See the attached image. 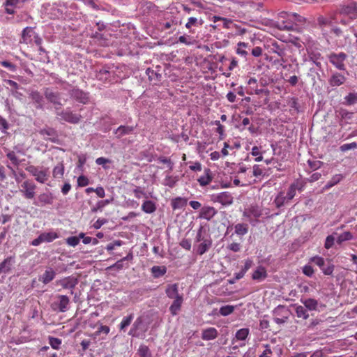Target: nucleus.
I'll return each mask as SVG.
<instances>
[{
	"mask_svg": "<svg viewBox=\"0 0 357 357\" xmlns=\"http://www.w3.org/2000/svg\"><path fill=\"white\" fill-rule=\"evenodd\" d=\"M31 175L34 176L36 181L40 183H45L49 179L48 169L43 167L29 165L25 168Z\"/></svg>",
	"mask_w": 357,
	"mask_h": 357,
	"instance_id": "nucleus-1",
	"label": "nucleus"
},
{
	"mask_svg": "<svg viewBox=\"0 0 357 357\" xmlns=\"http://www.w3.org/2000/svg\"><path fill=\"white\" fill-rule=\"evenodd\" d=\"M56 114L61 117V119L72 123L77 124L82 119V115L79 114L74 113L71 110L67 109L65 110H60L56 106H55Z\"/></svg>",
	"mask_w": 357,
	"mask_h": 357,
	"instance_id": "nucleus-2",
	"label": "nucleus"
},
{
	"mask_svg": "<svg viewBox=\"0 0 357 357\" xmlns=\"http://www.w3.org/2000/svg\"><path fill=\"white\" fill-rule=\"evenodd\" d=\"M307 27V19L297 13H291V31L301 33Z\"/></svg>",
	"mask_w": 357,
	"mask_h": 357,
	"instance_id": "nucleus-3",
	"label": "nucleus"
},
{
	"mask_svg": "<svg viewBox=\"0 0 357 357\" xmlns=\"http://www.w3.org/2000/svg\"><path fill=\"white\" fill-rule=\"evenodd\" d=\"M307 50L305 42L302 38L291 35V52H298V54L303 62L307 61L305 54Z\"/></svg>",
	"mask_w": 357,
	"mask_h": 357,
	"instance_id": "nucleus-4",
	"label": "nucleus"
},
{
	"mask_svg": "<svg viewBox=\"0 0 357 357\" xmlns=\"http://www.w3.org/2000/svg\"><path fill=\"white\" fill-rule=\"evenodd\" d=\"M339 13L340 15L349 16L351 20L357 18V2L349 1L346 3L341 5Z\"/></svg>",
	"mask_w": 357,
	"mask_h": 357,
	"instance_id": "nucleus-5",
	"label": "nucleus"
},
{
	"mask_svg": "<svg viewBox=\"0 0 357 357\" xmlns=\"http://www.w3.org/2000/svg\"><path fill=\"white\" fill-rule=\"evenodd\" d=\"M36 185L31 180L23 181L20 188V192L27 199H32L36 195Z\"/></svg>",
	"mask_w": 357,
	"mask_h": 357,
	"instance_id": "nucleus-6",
	"label": "nucleus"
},
{
	"mask_svg": "<svg viewBox=\"0 0 357 357\" xmlns=\"http://www.w3.org/2000/svg\"><path fill=\"white\" fill-rule=\"evenodd\" d=\"M329 61L338 70H345L344 61L347 59V55L344 52L331 53L328 55Z\"/></svg>",
	"mask_w": 357,
	"mask_h": 357,
	"instance_id": "nucleus-7",
	"label": "nucleus"
},
{
	"mask_svg": "<svg viewBox=\"0 0 357 357\" xmlns=\"http://www.w3.org/2000/svg\"><path fill=\"white\" fill-rule=\"evenodd\" d=\"M307 52L308 56L307 61L314 63L319 70L322 71L323 66L321 61L324 60V58L322 56L320 50L318 48H311L307 50Z\"/></svg>",
	"mask_w": 357,
	"mask_h": 357,
	"instance_id": "nucleus-8",
	"label": "nucleus"
},
{
	"mask_svg": "<svg viewBox=\"0 0 357 357\" xmlns=\"http://www.w3.org/2000/svg\"><path fill=\"white\" fill-rule=\"evenodd\" d=\"M36 35V33L33 31V28L31 26H26L23 29L22 32V36L20 43L26 45L32 44L33 39Z\"/></svg>",
	"mask_w": 357,
	"mask_h": 357,
	"instance_id": "nucleus-9",
	"label": "nucleus"
},
{
	"mask_svg": "<svg viewBox=\"0 0 357 357\" xmlns=\"http://www.w3.org/2000/svg\"><path fill=\"white\" fill-rule=\"evenodd\" d=\"M275 321L277 324H283L288 320L289 312L285 307L278 306L275 311Z\"/></svg>",
	"mask_w": 357,
	"mask_h": 357,
	"instance_id": "nucleus-10",
	"label": "nucleus"
},
{
	"mask_svg": "<svg viewBox=\"0 0 357 357\" xmlns=\"http://www.w3.org/2000/svg\"><path fill=\"white\" fill-rule=\"evenodd\" d=\"M347 77L340 73L335 72L328 79V84L332 87L340 86L345 83Z\"/></svg>",
	"mask_w": 357,
	"mask_h": 357,
	"instance_id": "nucleus-11",
	"label": "nucleus"
},
{
	"mask_svg": "<svg viewBox=\"0 0 357 357\" xmlns=\"http://www.w3.org/2000/svg\"><path fill=\"white\" fill-rule=\"evenodd\" d=\"M44 94L47 100L51 103L54 104V105H62L60 102V93L59 92H54L52 89L47 88Z\"/></svg>",
	"mask_w": 357,
	"mask_h": 357,
	"instance_id": "nucleus-12",
	"label": "nucleus"
},
{
	"mask_svg": "<svg viewBox=\"0 0 357 357\" xmlns=\"http://www.w3.org/2000/svg\"><path fill=\"white\" fill-rule=\"evenodd\" d=\"M337 113V116L340 118V125L341 126H344V125L349 123V121L351 120L354 117V112H349L345 109L340 108L338 111L336 112Z\"/></svg>",
	"mask_w": 357,
	"mask_h": 357,
	"instance_id": "nucleus-13",
	"label": "nucleus"
},
{
	"mask_svg": "<svg viewBox=\"0 0 357 357\" xmlns=\"http://www.w3.org/2000/svg\"><path fill=\"white\" fill-rule=\"evenodd\" d=\"M214 200L215 202H218L220 203L221 204L224 206L230 205L233 202V197L231 196V193L229 192H222L219 194H218L215 198Z\"/></svg>",
	"mask_w": 357,
	"mask_h": 357,
	"instance_id": "nucleus-14",
	"label": "nucleus"
},
{
	"mask_svg": "<svg viewBox=\"0 0 357 357\" xmlns=\"http://www.w3.org/2000/svg\"><path fill=\"white\" fill-rule=\"evenodd\" d=\"M71 96L75 100L82 104H86L89 99L88 93L79 89H73L71 91Z\"/></svg>",
	"mask_w": 357,
	"mask_h": 357,
	"instance_id": "nucleus-15",
	"label": "nucleus"
},
{
	"mask_svg": "<svg viewBox=\"0 0 357 357\" xmlns=\"http://www.w3.org/2000/svg\"><path fill=\"white\" fill-rule=\"evenodd\" d=\"M56 283L63 289H73L77 284V280L73 277H66L57 281Z\"/></svg>",
	"mask_w": 357,
	"mask_h": 357,
	"instance_id": "nucleus-16",
	"label": "nucleus"
},
{
	"mask_svg": "<svg viewBox=\"0 0 357 357\" xmlns=\"http://www.w3.org/2000/svg\"><path fill=\"white\" fill-rule=\"evenodd\" d=\"M165 294L170 299L176 298L183 295V294L178 292V283L168 284L165 289Z\"/></svg>",
	"mask_w": 357,
	"mask_h": 357,
	"instance_id": "nucleus-17",
	"label": "nucleus"
},
{
	"mask_svg": "<svg viewBox=\"0 0 357 357\" xmlns=\"http://www.w3.org/2000/svg\"><path fill=\"white\" fill-rule=\"evenodd\" d=\"M169 310L172 316H176L181 311L182 304L183 303V295L173 299Z\"/></svg>",
	"mask_w": 357,
	"mask_h": 357,
	"instance_id": "nucleus-18",
	"label": "nucleus"
},
{
	"mask_svg": "<svg viewBox=\"0 0 357 357\" xmlns=\"http://www.w3.org/2000/svg\"><path fill=\"white\" fill-rule=\"evenodd\" d=\"M217 211L214 207L207 206L201 208L199 217L200 218L210 220L215 215Z\"/></svg>",
	"mask_w": 357,
	"mask_h": 357,
	"instance_id": "nucleus-19",
	"label": "nucleus"
},
{
	"mask_svg": "<svg viewBox=\"0 0 357 357\" xmlns=\"http://www.w3.org/2000/svg\"><path fill=\"white\" fill-rule=\"evenodd\" d=\"M218 336V330L214 327L207 328L202 332V339L206 341L215 340Z\"/></svg>",
	"mask_w": 357,
	"mask_h": 357,
	"instance_id": "nucleus-20",
	"label": "nucleus"
},
{
	"mask_svg": "<svg viewBox=\"0 0 357 357\" xmlns=\"http://www.w3.org/2000/svg\"><path fill=\"white\" fill-rule=\"evenodd\" d=\"M267 276L266 269L262 266H259L252 273V279L259 282L265 280Z\"/></svg>",
	"mask_w": 357,
	"mask_h": 357,
	"instance_id": "nucleus-21",
	"label": "nucleus"
},
{
	"mask_svg": "<svg viewBox=\"0 0 357 357\" xmlns=\"http://www.w3.org/2000/svg\"><path fill=\"white\" fill-rule=\"evenodd\" d=\"M15 262L14 257H8L0 264V274L7 273L10 270Z\"/></svg>",
	"mask_w": 357,
	"mask_h": 357,
	"instance_id": "nucleus-22",
	"label": "nucleus"
},
{
	"mask_svg": "<svg viewBox=\"0 0 357 357\" xmlns=\"http://www.w3.org/2000/svg\"><path fill=\"white\" fill-rule=\"evenodd\" d=\"M55 276V271L52 268H49L46 269L44 273L40 277L39 280L43 284H47L52 281Z\"/></svg>",
	"mask_w": 357,
	"mask_h": 357,
	"instance_id": "nucleus-23",
	"label": "nucleus"
},
{
	"mask_svg": "<svg viewBox=\"0 0 357 357\" xmlns=\"http://www.w3.org/2000/svg\"><path fill=\"white\" fill-rule=\"evenodd\" d=\"M29 98L32 100L37 109L43 108V98L40 92L38 91H31Z\"/></svg>",
	"mask_w": 357,
	"mask_h": 357,
	"instance_id": "nucleus-24",
	"label": "nucleus"
},
{
	"mask_svg": "<svg viewBox=\"0 0 357 357\" xmlns=\"http://www.w3.org/2000/svg\"><path fill=\"white\" fill-rule=\"evenodd\" d=\"M143 325V319L142 317L137 318L132 324V328H130L128 335L132 337H138V331L142 329V326Z\"/></svg>",
	"mask_w": 357,
	"mask_h": 357,
	"instance_id": "nucleus-25",
	"label": "nucleus"
},
{
	"mask_svg": "<svg viewBox=\"0 0 357 357\" xmlns=\"http://www.w3.org/2000/svg\"><path fill=\"white\" fill-rule=\"evenodd\" d=\"M134 130L133 126H120L115 131L114 134L117 138H121L124 135L132 134Z\"/></svg>",
	"mask_w": 357,
	"mask_h": 357,
	"instance_id": "nucleus-26",
	"label": "nucleus"
},
{
	"mask_svg": "<svg viewBox=\"0 0 357 357\" xmlns=\"http://www.w3.org/2000/svg\"><path fill=\"white\" fill-rule=\"evenodd\" d=\"M213 179L211 171L210 169L206 168L204 169V174L198 178V182L200 185L205 186L208 185Z\"/></svg>",
	"mask_w": 357,
	"mask_h": 357,
	"instance_id": "nucleus-27",
	"label": "nucleus"
},
{
	"mask_svg": "<svg viewBox=\"0 0 357 357\" xmlns=\"http://www.w3.org/2000/svg\"><path fill=\"white\" fill-rule=\"evenodd\" d=\"M59 302L58 303V307L60 312H65L68 310V306L70 303V299L67 296L60 295L58 296Z\"/></svg>",
	"mask_w": 357,
	"mask_h": 357,
	"instance_id": "nucleus-28",
	"label": "nucleus"
},
{
	"mask_svg": "<svg viewBox=\"0 0 357 357\" xmlns=\"http://www.w3.org/2000/svg\"><path fill=\"white\" fill-rule=\"evenodd\" d=\"M343 105L351 106L357 104V91L350 92L344 98Z\"/></svg>",
	"mask_w": 357,
	"mask_h": 357,
	"instance_id": "nucleus-29",
	"label": "nucleus"
},
{
	"mask_svg": "<svg viewBox=\"0 0 357 357\" xmlns=\"http://www.w3.org/2000/svg\"><path fill=\"white\" fill-rule=\"evenodd\" d=\"M211 245L212 241L211 239L203 240V241L197 247V254L199 255H204L211 247Z\"/></svg>",
	"mask_w": 357,
	"mask_h": 357,
	"instance_id": "nucleus-30",
	"label": "nucleus"
},
{
	"mask_svg": "<svg viewBox=\"0 0 357 357\" xmlns=\"http://www.w3.org/2000/svg\"><path fill=\"white\" fill-rule=\"evenodd\" d=\"M204 20L202 17L197 18L195 17H190L188 18V22L185 24V28L190 29L192 26H200L203 24Z\"/></svg>",
	"mask_w": 357,
	"mask_h": 357,
	"instance_id": "nucleus-31",
	"label": "nucleus"
},
{
	"mask_svg": "<svg viewBox=\"0 0 357 357\" xmlns=\"http://www.w3.org/2000/svg\"><path fill=\"white\" fill-rule=\"evenodd\" d=\"M112 72L106 70L105 68H102L96 74V78L102 82H110V77Z\"/></svg>",
	"mask_w": 357,
	"mask_h": 357,
	"instance_id": "nucleus-32",
	"label": "nucleus"
},
{
	"mask_svg": "<svg viewBox=\"0 0 357 357\" xmlns=\"http://www.w3.org/2000/svg\"><path fill=\"white\" fill-rule=\"evenodd\" d=\"M23 153L20 149H17V151H8L6 153V157L8 159L10 160L12 164L15 166H18L20 164V161L18 160L16 153Z\"/></svg>",
	"mask_w": 357,
	"mask_h": 357,
	"instance_id": "nucleus-33",
	"label": "nucleus"
},
{
	"mask_svg": "<svg viewBox=\"0 0 357 357\" xmlns=\"http://www.w3.org/2000/svg\"><path fill=\"white\" fill-rule=\"evenodd\" d=\"M142 210L146 213H152L155 211L156 206L153 202L147 200L142 204Z\"/></svg>",
	"mask_w": 357,
	"mask_h": 357,
	"instance_id": "nucleus-34",
	"label": "nucleus"
},
{
	"mask_svg": "<svg viewBox=\"0 0 357 357\" xmlns=\"http://www.w3.org/2000/svg\"><path fill=\"white\" fill-rule=\"evenodd\" d=\"M53 196L52 193H42L38 196V201L41 205L52 204L53 203Z\"/></svg>",
	"mask_w": 357,
	"mask_h": 357,
	"instance_id": "nucleus-35",
	"label": "nucleus"
},
{
	"mask_svg": "<svg viewBox=\"0 0 357 357\" xmlns=\"http://www.w3.org/2000/svg\"><path fill=\"white\" fill-rule=\"evenodd\" d=\"M167 272L165 266H154L151 268V273L153 276L155 278L163 276Z\"/></svg>",
	"mask_w": 357,
	"mask_h": 357,
	"instance_id": "nucleus-36",
	"label": "nucleus"
},
{
	"mask_svg": "<svg viewBox=\"0 0 357 357\" xmlns=\"http://www.w3.org/2000/svg\"><path fill=\"white\" fill-rule=\"evenodd\" d=\"M41 238L43 239V242H52L54 240L59 238V234L56 232L50 231V232H44L40 234Z\"/></svg>",
	"mask_w": 357,
	"mask_h": 357,
	"instance_id": "nucleus-37",
	"label": "nucleus"
},
{
	"mask_svg": "<svg viewBox=\"0 0 357 357\" xmlns=\"http://www.w3.org/2000/svg\"><path fill=\"white\" fill-rule=\"evenodd\" d=\"M248 225L245 223H238L235 225V233L238 236H244L248 232Z\"/></svg>",
	"mask_w": 357,
	"mask_h": 357,
	"instance_id": "nucleus-38",
	"label": "nucleus"
},
{
	"mask_svg": "<svg viewBox=\"0 0 357 357\" xmlns=\"http://www.w3.org/2000/svg\"><path fill=\"white\" fill-rule=\"evenodd\" d=\"M354 236L350 231H344L337 236L336 243L338 245H341L343 242L352 240Z\"/></svg>",
	"mask_w": 357,
	"mask_h": 357,
	"instance_id": "nucleus-39",
	"label": "nucleus"
},
{
	"mask_svg": "<svg viewBox=\"0 0 357 357\" xmlns=\"http://www.w3.org/2000/svg\"><path fill=\"white\" fill-rule=\"evenodd\" d=\"M64 174V166L63 163L57 164L53 169L52 175L54 178H62Z\"/></svg>",
	"mask_w": 357,
	"mask_h": 357,
	"instance_id": "nucleus-40",
	"label": "nucleus"
},
{
	"mask_svg": "<svg viewBox=\"0 0 357 357\" xmlns=\"http://www.w3.org/2000/svg\"><path fill=\"white\" fill-rule=\"evenodd\" d=\"M134 318L133 314H130L127 317H123L121 322L119 324V329L121 331H125L126 328L130 325Z\"/></svg>",
	"mask_w": 357,
	"mask_h": 357,
	"instance_id": "nucleus-41",
	"label": "nucleus"
},
{
	"mask_svg": "<svg viewBox=\"0 0 357 357\" xmlns=\"http://www.w3.org/2000/svg\"><path fill=\"white\" fill-rule=\"evenodd\" d=\"M187 204V199L182 197H176L172 200V205L174 209L181 208Z\"/></svg>",
	"mask_w": 357,
	"mask_h": 357,
	"instance_id": "nucleus-42",
	"label": "nucleus"
},
{
	"mask_svg": "<svg viewBox=\"0 0 357 357\" xmlns=\"http://www.w3.org/2000/svg\"><path fill=\"white\" fill-rule=\"evenodd\" d=\"M317 25L319 28H323L326 26H331L332 21L330 18L323 15H319L317 18Z\"/></svg>",
	"mask_w": 357,
	"mask_h": 357,
	"instance_id": "nucleus-43",
	"label": "nucleus"
},
{
	"mask_svg": "<svg viewBox=\"0 0 357 357\" xmlns=\"http://www.w3.org/2000/svg\"><path fill=\"white\" fill-rule=\"evenodd\" d=\"M235 307L231 305L222 306L219 310V313L222 316H228L234 312Z\"/></svg>",
	"mask_w": 357,
	"mask_h": 357,
	"instance_id": "nucleus-44",
	"label": "nucleus"
},
{
	"mask_svg": "<svg viewBox=\"0 0 357 357\" xmlns=\"http://www.w3.org/2000/svg\"><path fill=\"white\" fill-rule=\"evenodd\" d=\"M334 268V264L329 260L327 261V263H326L324 266L321 268L323 273L326 275H332Z\"/></svg>",
	"mask_w": 357,
	"mask_h": 357,
	"instance_id": "nucleus-45",
	"label": "nucleus"
},
{
	"mask_svg": "<svg viewBox=\"0 0 357 357\" xmlns=\"http://www.w3.org/2000/svg\"><path fill=\"white\" fill-rule=\"evenodd\" d=\"M250 333V331L248 328H241L236 333V338L238 340H245Z\"/></svg>",
	"mask_w": 357,
	"mask_h": 357,
	"instance_id": "nucleus-46",
	"label": "nucleus"
},
{
	"mask_svg": "<svg viewBox=\"0 0 357 357\" xmlns=\"http://www.w3.org/2000/svg\"><path fill=\"white\" fill-rule=\"evenodd\" d=\"M137 353L139 357H151V353L148 346L142 344L139 346Z\"/></svg>",
	"mask_w": 357,
	"mask_h": 357,
	"instance_id": "nucleus-47",
	"label": "nucleus"
},
{
	"mask_svg": "<svg viewBox=\"0 0 357 357\" xmlns=\"http://www.w3.org/2000/svg\"><path fill=\"white\" fill-rule=\"evenodd\" d=\"M305 307L310 310H314L317 309L318 302L313 298H307L303 302Z\"/></svg>",
	"mask_w": 357,
	"mask_h": 357,
	"instance_id": "nucleus-48",
	"label": "nucleus"
},
{
	"mask_svg": "<svg viewBox=\"0 0 357 357\" xmlns=\"http://www.w3.org/2000/svg\"><path fill=\"white\" fill-rule=\"evenodd\" d=\"M261 348L263 349V351L261 354L259 356V357H271L272 350L269 344H263L261 345Z\"/></svg>",
	"mask_w": 357,
	"mask_h": 357,
	"instance_id": "nucleus-49",
	"label": "nucleus"
},
{
	"mask_svg": "<svg viewBox=\"0 0 357 357\" xmlns=\"http://www.w3.org/2000/svg\"><path fill=\"white\" fill-rule=\"evenodd\" d=\"M296 313L298 317H301L304 319H307L309 316L307 310L301 305L296 307Z\"/></svg>",
	"mask_w": 357,
	"mask_h": 357,
	"instance_id": "nucleus-50",
	"label": "nucleus"
},
{
	"mask_svg": "<svg viewBox=\"0 0 357 357\" xmlns=\"http://www.w3.org/2000/svg\"><path fill=\"white\" fill-rule=\"evenodd\" d=\"M49 343L54 349H59L62 343V340L59 338L50 336L49 337Z\"/></svg>",
	"mask_w": 357,
	"mask_h": 357,
	"instance_id": "nucleus-51",
	"label": "nucleus"
},
{
	"mask_svg": "<svg viewBox=\"0 0 357 357\" xmlns=\"http://www.w3.org/2000/svg\"><path fill=\"white\" fill-rule=\"evenodd\" d=\"M307 164L310 169L314 171L319 169L321 167L323 162L319 160L309 159L307 160Z\"/></svg>",
	"mask_w": 357,
	"mask_h": 357,
	"instance_id": "nucleus-52",
	"label": "nucleus"
},
{
	"mask_svg": "<svg viewBox=\"0 0 357 357\" xmlns=\"http://www.w3.org/2000/svg\"><path fill=\"white\" fill-rule=\"evenodd\" d=\"M212 124L215 125L217 126L216 128V132L220 135V139H223L225 137V127L222 126L220 121H215L212 123Z\"/></svg>",
	"mask_w": 357,
	"mask_h": 357,
	"instance_id": "nucleus-53",
	"label": "nucleus"
},
{
	"mask_svg": "<svg viewBox=\"0 0 357 357\" xmlns=\"http://www.w3.org/2000/svg\"><path fill=\"white\" fill-rule=\"evenodd\" d=\"M260 147H258L257 146H255L252 149L251 153L252 155L256 156L255 161L259 162L263 160L262 153L260 150Z\"/></svg>",
	"mask_w": 357,
	"mask_h": 357,
	"instance_id": "nucleus-54",
	"label": "nucleus"
},
{
	"mask_svg": "<svg viewBox=\"0 0 357 357\" xmlns=\"http://www.w3.org/2000/svg\"><path fill=\"white\" fill-rule=\"evenodd\" d=\"M247 47V43L243 42H239L238 43L236 53L241 56H245L248 54V52L245 50V48H246Z\"/></svg>",
	"mask_w": 357,
	"mask_h": 357,
	"instance_id": "nucleus-55",
	"label": "nucleus"
},
{
	"mask_svg": "<svg viewBox=\"0 0 357 357\" xmlns=\"http://www.w3.org/2000/svg\"><path fill=\"white\" fill-rule=\"evenodd\" d=\"M357 149V143L356 142H352L349 144H344L340 146V150L342 152H346L351 149Z\"/></svg>",
	"mask_w": 357,
	"mask_h": 357,
	"instance_id": "nucleus-56",
	"label": "nucleus"
},
{
	"mask_svg": "<svg viewBox=\"0 0 357 357\" xmlns=\"http://www.w3.org/2000/svg\"><path fill=\"white\" fill-rule=\"evenodd\" d=\"M178 42L181 43H183L186 45H191L194 43V40L192 39V38L190 36H181L178 38Z\"/></svg>",
	"mask_w": 357,
	"mask_h": 357,
	"instance_id": "nucleus-57",
	"label": "nucleus"
},
{
	"mask_svg": "<svg viewBox=\"0 0 357 357\" xmlns=\"http://www.w3.org/2000/svg\"><path fill=\"white\" fill-rule=\"evenodd\" d=\"M89 184V180L86 176L81 175L77 178V185L79 187H85Z\"/></svg>",
	"mask_w": 357,
	"mask_h": 357,
	"instance_id": "nucleus-58",
	"label": "nucleus"
},
{
	"mask_svg": "<svg viewBox=\"0 0 357 357\" xmlns=\"http://www.w3.org/2000/svg\"><path fill=\"white\" fill-rule=\"evenodd\" d=\"M311 261L317 265L320 268L326 265L324 259L319 256L312 257Z\"/></svg>",
	"mask_w": 357,
	"mask_h": 357,
	"instance_id": "nucleus-59",
	"label": "nucleus"
},
{
	"mask_svg": "<svg viewBox=\"0 0 357 357\" xmlns=\"http://www.w3.org/2000/svg\"><path fill=\"white\" fill-rule=\"evenodd\" d=\"M110 331V328L107 326L100 325L98 330L95 332L94 335L96 336L100 335L101 333H104L107 335Z\"/></svg>",
	"mask_w": 357,
	"mask_h": 357,
	"instance_id": "nucleus-60",
	"label": "nucleus"
},
{
	"mask_svg": "<svg viewBox=\"0 0 357 357\" xmlns=\"http://www.w3.org/2000/svg\"><path fill=\"white\" fill-rule=\"evenodd\" d=\"M66 243L72 247H75L79 243V238L77 236H70L66 238Z\"/></svg>",
	"mask_w": 357,
	"mask_h": 357,
	"instance_id": "nucleus-61",
	"label": "nucleus"
},
{
	"mask_svg": "<svg viewBox=\"0 0 357 357\" xmlns=\"http://www.w3.org/2000/svg\"><path fill=\"white\" fill-rule=\"evenodd\" d=\"M335 240V238L333 234L328 235L326 237V241H325V243H324L325 248L330 249L331 248H332L333 245H334Z\"/></svg>",
	"mask_w": 357,
	"mask_h": 357,
	"instance_id": "nucleus-62",
	"label": "nucleus"
},
{
	"mask_svg": "<svg viewBox=\"0 0 357 357\" xmlns=\"http://www.w3.org/2000/svg\"><path fill=\"white\" fill-rule=\"evenodd\" d=\"M252 260L250 259H247L244 261V265L243 266L241 267V271L245 274L246 272L252 267Z\"/></svg>",
	"mask_w": 357,
	"mask_h": 357,
	"instance_id": "nucleus-63",
	"label": "nucleus"
},
{
	"mask_svg": "<svg viewBox=\"0 0 357 357\" xmlns=\"http://www.w3.org/2000/svg\"><path fill=\"white\" fill-rule=\"evenodd\" d=\"M285 201H286V197L282 193H280L275 198V203L277 207L279 208L284 204Z\"/></svg>",
	"mask_w": 357,
	"mask_h": 357,
	"instance_id": "nucleus-64",
	"label": "nucleus"
}]
</instances>
